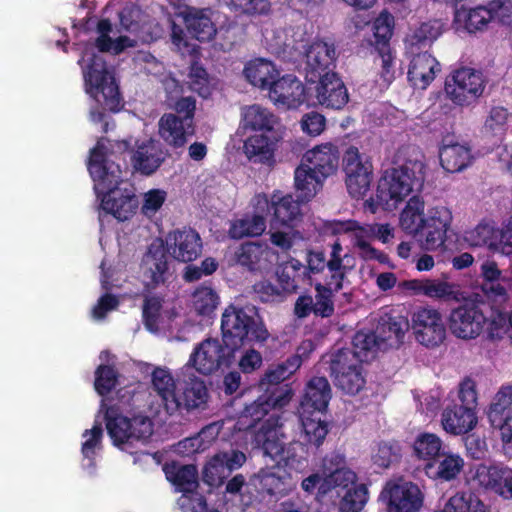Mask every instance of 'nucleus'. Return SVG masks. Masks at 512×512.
<instances>
[{"label": "nucleus", "instance_id": "18", "mask_svg": "<svg viewBox=\"0 0 512 512\" xmlns=\"http://www.w3.org/2000/svg\"><path fill=\"white\" fill-rule=\"evenodd\" d=\"M340 153L338 147L332 143L317 145L308 150L304 156V167L326 180L338 168Z\"/></svg>", "mask_w": 512, "mask_h": 512}, {"label": "nucleus", "instance_id": "50", "mask_svg": "<svg viewBox=\"0 0 512 512\" xmlns=\"http://www.w3.org/2000/svg\"><path fill=\"white\" fill-rule=\"evenodd\" d=\"M219 295L210 286L200 285L192 295L194 310L200 316H210L219 304Z\"/></svg>", "mask_w": 512, "mask_h": 512}, {"label": "nucleus", "instance_id": "5", "mask_svg": "<svg viewBox=\"0 0 512 512\" xmlns=\"http://www.w3.org/2000/svg\"><path fill=\"white\" fill-rule=\"evenodd\" d=\"M423 155L405 157L401 163L386 171L377 187V204L385 209L396 207L413 190L423 186L425 164Z\"/></svg>", "mask_w": 512, "mask_h": 512}, {"label": "nucleus", "instance_id": "20", "mask_svg": "<svg viewBox=\"0 0 512 512\" xmlns=\"http://www.w3.org/2000/svg\"><path fill=\"white\" fill-rule=\"evenodd\" d=\"M151 383L164 411L168 415L180 412V402L177 400L179 388L169 369L156 367L151 374Z\"/></svg>", "mask_w": 512, "mask_h": 512}, {"label": "nucleus", "instance_id": "9", "mask_svg": "<svg viewBox=\"0 0 512 512\" xmlns=\"http://www.w3.org/2000/svg\"><path fill=\"white\" fill-rule=\"evenodd\" d=\"M485 86L486 80L481 71L462 67L455 70L451 79L446 81L445 92L454 104L469 106L481 97Z\"/></svg>", "mask_w": 512, "mask_h": 512}, {"label": "nucleus", "instance_id": "48", "mask_svg": "<svg viewBox=\"0 0 512 512\" xmlns=\"http://www.w3.org/2000/svg\"><path fill=\"white\" fill-rule=\"evenodd\" d=\"M435 512H486L483 502L472 491H461L449 498L443 509Z\"/></svg>", "mask_w": 512, "mask_h": 512}, {"label": "nucleus", "instance_id": "47", "mask_svg": "<svg viewBox=\"0 0 512 512\" xmlns=\"http://www.w3.org/2000/svg\"><path fill=\"white\" fill-rule=\"evenodd\" d=\"M394 17L387 10L382 11L377 18L373 21L372 39H369V43L374 49H385L391 48L390 40L394 30Z\"/></svg>", "mask_w": 512, "mask_h": 512}, {"label": "nucleus", "instance_id": "35", "mask_svg": "<svg viewBox=\"0 0 512 512\" xmlns=\"http://www.w3.org/2000/svg\"><path fill=\"white\" fill-rule=\"evenodd\" d=\"M299 198L294 199L291 194L282 195L276 191L271 196L269 211H272L273 218L282 225L292 226L302 217L301 204Z\"/></svg>", "mask_w": 512, "mask_h": 512}, {"label": "nucleus", "instance_id": "39", "mask_svg": "<svg viewBox=\"0 0 512 512\" xmlns=\"http://www.w3.org/2000/svg\"><path fill=\"white\" fill-rule=\"evenodd\" d=\"M480 275L484 280L483 291L493 302L500 304L508 301L506 288L499 282L504 281L502 271L494 260H485L480 266Z\"/></svg>", "mask_w": 512, "mask_h": 512}, {"label": "nucleus", "instance_id": "23", "mask_svg": "<svg viewBox=\"0 0 512 512\" xmlns=\"http://www.w3.org/2000/svg\"><path fill=\"white\" fill-rule=\"evenodd\" d=\"M158 133L168 146L178 149L186 145L189 136L194 135L195 124L178 119L172 113H164L158 122Z\"/></svg>", "mask_w": 512, "mask_h": 512}, {"label": "nucleus", "instance_id": "4", "mask_svg": "<svg viewBox=\"0 0 512 512\" xmlns=\"http://www.w3.org/2000/svg\"><path fill=\"white\" fill-rule=\"evenodd\" d=\"M332 390L325 376L311 377L304 387L299 406V416L306 441L320 447L328 432L327 408Z\"/></svg>", "mask_w": 512, "mask_h": 512}, {"label": "nucleus", "instance_id": "34", "mask_svg": "<svg viewBox=\"0 0 512 512\" xmlns=\"http://www.w3.org/2000/svg\"><path fill=\"white\" fill-rule=\"evenodd\" d=\"M342 251L343 248L339 240L334 241L329 257V276L326 277L325 283H322V286H328L334 293L343 289V282L349 270L353 268V265H348V255H342Z\"/></svg>", "mask_w": 512, "mask_h": 512}, {"label": "nucleus", "instance_id": "8", "mask_svg": "<svg viewBox=\"0 0 512 512\" xmlns=\"http://www.w3.org/2000/svg\"><path fill=\"white\" fill-rule=\"evenodd\" d=\"M457 307L453 308L448 318V326L451 333L463 340L475 339L478 337L484 326L488 323L486 310L488 305L477 298H463Z\"/></svg>", "mask_w": 512, "mask_h": 512}, {"label": "nucleus", "instance_id": "56", "mask_svg": "<svg viewBox=\"0 0 512 512\" xmlns=\"http://www.w3.org/2000/svg\"><path fill=\"white\" fill-rule=\"evenodd\" d=\"M444 31V23L434 19L421 23L412 36V44L419 47L430 46Z\"/></svg>", "mask_w": 512, "mask_h": 512}, {"label": "nucleus", "instance_id": "12", "mask_svg": "<svg viewBox=\"0 0 512 512\" xmlns=\"http://www.w3.org/2000/svg\"><path fill=\"white\" fill-rule=\"evenodd\" d=\"M235 352L230 351L217 339H206L191 354L188 364L200 374L210 375L223 366L228 367L234 359Z\"/></svg>", "mask_w": 512, "mask_h": 512}, {"label": "nucleus", "instance_id": "11", "mask_svg": "<svg viewBox=\"0 0 512 512\" xmlns=\"http://www.w3.org/2000/svg\"><path fill=\"white\" fill-rule=\"evenodd\" d=\"M304 57L308 83H316L317 79L335 73L337 54L334 43L316 39L307 46Z\"/></svg>", "mask_w": 512, "mask_h": 512}, {"label": "nucleus", "instance_id": "7", "mask_svg": "<svg viewBox=\"0 0 512 512\" xmlns=\"http://www.w3.org/2000/svg\"><path fill=\"white\" fill-rule=\"evenodd\" d=\"M293 392L289 388H266V392L260 395L256 400L246 404L240 412L236 427L239 431H255L268 419L272 410H279L289 404Z\"/></svg>", "mask_w": 512, "mask_h": 512}, {"label": "nucleus", "instance_id": "33", "mask_svg": "<svg viewBox=\"0 0 512 512\" xmlns=\"http://www.w3.org/2000/svg\"><path fill=\"white\" fill-rule=\"evenodd\" d=\"M464 467V460L458 454L443 452L437 460L424 466L425 474L433 480L451 481L458 477Z\"/></svg>", "mask_w": 512, "mask_h": 512}, {"label": "nucleus", "instance_id": "36", "mask_svg": "<svg viewBox=\"0 0 512 512\" xmlns=\"http://www.w3.org/2000/svg\"><path fill=\"white\" fill-rule=\"evenodd\" d=\"M188 33L199 42H209L214 39L217 28L210 17L209 9H190L184 17Z\"/></svg>", "mask_w": 512, "mask_h": 512}, {"label": "nucleus", "instance_id": "62", "mask_svg": "<svg viewBox=\"0 0 512 512\" xmlns=\"http://www.w3.org/2000/svg\"><path fill=\"white\" fill-rule=\"evenodd\" d=\"M495 304H499V307H491L490 314V322L488 326L489 335L494 337H501V334L506 332L508 329H511V311H507L502 304L499 302H494Z\"/></svg>", "mask_w": 512, "mask_h": 512}, {"label": "nucleus", "instance_id": "57", "mask_svg": "<svg viewBox=\"0 0 512 512\" xmlns=\"http://www.w3.org/2000/svg\"><path fill=\"white\" fill-rule=\"evenodd\" d=\"M118 384V371L112 365H99L95 370L94 388L102 397L108 395Z\"/></svg>", "mask_w": 512, "mask_h": 512}, {"label": "nucleus", "instance_id": "63", "mask_svg": "<svg viewBox=\"0 0 512 512\" xmlns=\"http://www.w3.org/2000/svg\"><path fill=\"white\" fill-rule=\"evenodd\" d=\"M229 475L230 474L218 453L210 458L203 469V481L209 486L222 484L224 479Z\"/></svg>", "mask_w": 512, "mask_h": 512}, {"label": "nucleus", "instance_id": "32", "mask_svg": "<svg viewBox=\"0 0 512 512\" xmlns=\"http://www.w3.org/2000/svg\"><path fill=\"white\" fill-rule=\"evenodd\" d=\"M408 328L407 318L386 314L380 317L374 330L386 350L387 348L399 347Z\"/></svg>", "mask_w": 512, "mask_h": 512}, {"label": "nucleus", "instance_id": "43", "mask_svg": "<svg viewBox=\"0 0 512 512\" xmlns=\"http://www.w3.org/2000/svg\"><path fill=\"white\" fill-rule=\"evenodd\" d=\"M325 180L304 167V164L298 166L294 171V186L297 198L302 202L312 200L318 191L323 187Z\"/></svg>", "mask_w": 512, "mask_h": 512}, {"label": "nucleus", "instance_id": "64", "mask_svg": "<svg viewBox=\"0 0 512 512\" xmlns=\"http://www.w3.org/2000/svg\"><path fill=\"white\" fill-rule=\"evenodd\" d=\"M162 309V299L157 296H146L142 306V319L147 330H158V322Z\"/></svg>", "mask_w": 512, "mask_h": 512}, {"label": "nucleus", "instance_id": "49", "mask_svg": "<svg viewBox=\"0 0 512 512\" xmlns=\"http://www.w3.org/2000/svg\"><path fill=\"white\" fill-rule=\"evenodd\" d=\"M362 360L351 348H341L331 354L329 360L330 376L341 375L356 369H362Z\"/></svg>", "mask_w": 512, "mask_h": 512}, {"label": "nucleus", "instance_id": "58", "mask_svg": "<svg viewBox=\"0 0 512 512\" xmlns=\"http://www.w3.org/2000/svg\"><path fill=\"white\" fill-rule=\"evenodd\" d=\"M350 168L354 170L355 174H362L363 170L367 168L368 173L373 172V165L369 157L359 152L355 146H350L345 151L343 156V170L345 175H350Z\"/></svg>", "mask_w": 512, "mask_h": 512}, {"label": "nucleus", "instance_id": "28", "mask_svg": "<svg viewBox=\"0 0 512 512\" xmlns=\"http://www.w3.org/2000/svg\"><path fill=\"white\" fill-rule=\"evenodd\" d=\"M280 138V134H254L244 141V153L253 163L272 165Z\"/></svg>", "mask_w": 512, "mask_h": 512}, {"label": "nucleus", "instance_id": "24", "mask_svg": "<svg viewBox=\"0 0 512 512\" xmlns=\"http://www.w3.org/2000/svg\"><path fill=\"white\" fill-rule=\"evenodd\" d=\"M441 67L437 59L425 51L415 54L409 65L407 78L410 85L416 89H426L440 72Z\"/></svg>", "mask_w": 512, "mask_h": 512}, {"label": "nucleus", "instance_id": "37", "mask_svg": "<svg viewBox=\"0 0 512 512\" xmlns=\"http://www.w3.org/2000/svg\"><path fill=\"white\" fill-rule=\"evenodd\" d=\"M101 408L105 409L106 429L113 445L123 448L124 445L131 444V419L118 413L113 406L106 407L104 400Z\"/></svg>", "mask_w": 512, "mask_h": 512}, {"label": "nucleus", "instance_id": "59", "mask_svg": "<svg viewBox=\"0 0 512 512\" xmlns=\"http://www.w3.org/2000/svg\"><path fill=\"white\" fill-rule=\"evenodd\" d=\"M314 289L316 292L314 301L315 316L322 318L331 317L335 311L333 300L335 293L328 286H322L321 282L315 283Z\"/></svg>", "mask_w": 512, "mask_h": 512}, {"label": "nucleus", "instance_id": "27", "mask_svg": "<svg viewBox=\"0 0 512 512\" xmlns=\"http://www.w3.org/2000/svg\"><path fill=\"white\" fill-rule=\"evenodd\" d=\"M441 423L443 429L450 434H466L477 424L476 412L471 408L459 406L458 403L453 402L444 408Z\"/></svg>", "mask_w": 512, "mask_h": 512}, {"label": "nucleus", "instance_id": "53", "mask_svg": "<svg viewBox=\"0 0 512 512\" xmlns=\"http://www.w3.org/2000/svg\"><path fill=\"white\" fill-rule=\"evenodd\" d=\"M338 499L341 512H360L368 500V489L364 484H358L352 486Z\"/></svg>", "mask_w": 512, "mask_h": 512}, {"label": "nucleus", "instance_id": "51", "mask_svg": "<svg viewBox=\"0 0 512 512\" xmlns=\"http://www.w3.org/2000/svg\"><path fill=\"white\" fill-rule=\"evenodd\" d=\"M296 362H290L288 359L270 366L259 380V385L263 388L265 385L280 388L278 385L293 375L296 370Z\"/></svg>", "mask_w": 512, "mask_h": 512}, {"label": "nucleus", "instance_id": "54", "mask_svg": "<svg viewBox=\"0 0 512 512\" xmlns=\"http://www.w3.org/2000/svg\"><path fill=\"white\" fill-rule=\"evenodd\" d=\"M265 250L266 246L263 243L244 242L235 251V259L241 266L254 270Z\"/></svg>", "mask_w": 512, "mask_h": 512}, {"label": "nucleus", "instance_id": "30", "mask_svg": "<svg viewBox=\"0 0 512 512\" xmlns=\"http://www.w3.org/2000/svg\"><path fill=\"white\" fill-rule=\"evenodd\" d=\"M167 254V249L164 246V242L161 240L151 243L143 258V262L147 266L149 273V285H151L152 288L164 284L168 279L169 265Z\"/></svg>", "mask_w": 512, "mask_h": 512}, {"label": "nucleus", "instance_id": "26", "mask_svg": "<svg viewBox=\"0 0 512 512\" xmlns=\"http://www.w3.org/2000/svg\"><path fill=\"white\" fill-rule=\"evenodd\" d=\"M209 394L204 380L195 375H189L179 386L177 400L180 402V411L205 410Z\"/></svg>", "mask_w": 512, "mask_h": 512}, {"label": "nucleus", "instance_id": "31", "mask_svg": "<svg viewBox=\"0 0 512 512\" xmlns=\"http://www.w3.org/2000/svg\"><path fill=\"white\" fill-rule=\"evenodd\" d=\"M406 285L416 294H423L430 298L443 299L446 301H460L463 298V292L458 285L438 279H415L408 281Z\"/></svg>", "mask_w": 512, "mask_h": 512}, {"label": "nucleus", "instance_id": "13", "mask_svg": "<svg viewBox=\"0 0 512 512\" xmlns=\"http://www.w3.org/2000/svg\"><path fill=\"white\" fill-rule=\"evenodd\" d=\"M412 329L416 340L427 348L440 346L446 339V327L440 312L421 307L412 315Z\"/></svg>", "mask_w": 512, "mask_h": 512}, {"label": "nucleus", "instance_id": "55", "mask_svg": "<svg viewBox=\"0 0 512 512\" xmlns=\"http://www.w3.org/2000/svg\"><path fill=\"white\" fill-rule=\"evenodd\" d=\"M353 352L359 355V358L364 361L367 359L369 352L377 350H385L381 344L375 330L372 331H358L352 339Z\"/></svg>", "mask_w": 512, "mask_h": 512}, {"label": "nucleus", "instance_id": "38", "mask_svg": "<svg viewBox=\"0 0 512 512\" xmlns=\"http://www.w3.org/2000/svg\"><path fill=\"white\" fill-rule=\"evenodd\" d=\"M243 74L253 86L270 91L272 83L279 76V71L271 61L256 58L246 63Z\"/></svg>", "mask_w": 512, "mask_h": 512}, {"label": "nucleus", "instance_id": "15", "mask_svg": "<svg viewBox=\"0 0 512 512\" xmlns=\"http://www.w3.org/2000/svg\"><path fill=\"white\" fill-rule=\"evenodd\" d=\"M168 254L176 261L190 263L199 258L203 242L199 233L192 228L176 229L167 234L164 243Z\"/></svg>", "mask_w": 512, "mask_h": 512}, {"label": "nucleus", "instance_id": "29", "mask_svg": "<svg viewBox=\"0 0 512 512\" xmlns=\"http://www.w3.org/2000/svg\"><path fill=\"white\" fill-rule=\"evenodd\" d=\"M241 115L244 130L259 132L258 134H279L276 129L279 119L269 109L253 104L243 108Z\"/></svg>", "mask_w": 512, "mask_h": 512}, {"label": "nucleus", "instance_id": "44", "mask_svg": "<svg viewBox=\"0 0 512 512\" xmlns=\"http://www.w3.org/2000/svg\"><path fill=\"white\" fill-rule=\"evenodd\" d=\"M357 476L350 470L334 471L327 475V481L322 485V493H328V501L335 503L336 499L342 496L352 486H357Z\"/></svg>", "mask_w": 512, "mask_h": 512}, {"label": "nucleus", "instance_id": "25", "mask_svg": "<svg viewBox=\"0 0 512 512\" xmlns=\"http://www.w3.org/2000/svg\"><path fill=\"white\" fill-rule=\"evenodd\" d=\"M281 425V416L273 411L253 435L255 445L263 450L264 455L274 460L281 457L284 452V445L279 439L277 431Z\"/></svg>", "mask_w": 512, "mask_h": 512}, {"label": "nucleus", "instance_id": "2", "mask_svg": "<svg viewBox=\"0 0 512 512\" xmlns=\"http://www.w3.org/2000/svg\"><path fill=\"white\" fill-rule=\"evenodd\" d=\"M452 220V212L446 206L436 205L425 211V203L419 196L411 197L400 214L401 228L417 238L421 248L427 251L445 248Z\"/></svg>", "mask_w": 512, "mask_h": 512}, {"label": "nucleus", "instance_id": "46", "mask_svg": "<svg viewBox=\"0 0 512 512\" xmlns=\"http://www.w3.org/2000/svg\"><path fill=\"white\" fill-rule=\"evenodd\" d=\"M444 451L442 440L434 433H420L413 443L414 455L426 463L437 460Z\"/></svg>", "mask_w": 512, "mask_h": 512}, {"label": "nucleus", "instance_id": "14", "mask_svg": "<svg viewBox=\"0 0 512 512\" xmlns=\"http://www.w3.org/2000/svg\"><path fill=\"white\" fill-rule=\"evenodd\" d=\"M488 419L491 426L500 431L504 453L512 457V385L498 391L489 408Z\"/></svg>", "mask_w": 512, "mask_h": 512}, {"label": "nucleus", "instance_id": "52", "mask_svg": "<svg viewBox=\"0 0 512 512\" xmlns=\"http://www.w3.org/2000/svg\"><path fill=\"white\" fill-rule=\"evenodd\" d=\"M496 227L488 222H480L473 229L465 232L464 239L472 247H487L492 251Z\"/></svg>", "mask_w": 512, "mask_h": 512}, {"label": "nucleus", "instance_id": "42", "mask_svg": "<svg viewBox=\"0 0 512 512\" xmlns=\"http://www.w3.org/2000/svg\"><path fill=\"white\" fill-rule=\"evenodd\" d=\"M439 159L445 171L456 173L468 167L473 161V156L469 146L454 143L440 148Z\"/></svg>", "mask_w": 512, "mask_h": 512}, {"label": "nucleus", "instance_id": "45", "mask_svg": "<svg viewBox=\"0 0 512 512\" xmlns=\"http://www.w3.org/2000/svg\"><path fill=\"white\" fill-rule=\"evenodd\" d=\"M266 229V220L262 215H246L231 222L228 235L231 239L240 240L245 237H257Z\"/></svg>", "mask_w": 512, "mask_h": 512}, {"label": "nucleus", "instance_id": "21", "mask_svg": "<svg viewBox=\"0 0 512 512\" xmlns=\"http://www.w3.org/2000/svg\"><path fill=\"white\" fill-rule=\"evenodd\" d=\"M131 156L133 168L142 175L155 173L167 157V152L156 141L149 139L136 144Z\"/></svg>", "mask_w": 512, "mask_h": 512}, {"label": "nucleus", "instance_id": "41", "mask_svg": "<svg viewBox=\"0 0 512 512\" xmlns=\"http://www.w3.org/2000/svg\"><path fill=\"white\" fill-rule=\"evenodd\" d=\"M166 478L176 490L184 494L193 493L198 488V471L195 465H180L176 462L163 468Z\"/></svg>", "mask_w": 512, "mask_h": 512}, {"label": "nucleus", "instance_id": "40", "mask_svg": "<svg viewBox=\"0 0 512 512\" xmlns=\"http://www.w3.org/2000/svg\"><path fill=\"white\" fill-rule=\"evenodd\" d=\"M494 8L478 6L467 8L461 5L454 13V23L463 27L469 33L485 29L488 23L494 18Z\"/></svg>", "mask_w": 512, "mask_h": 512}, {"label": "nucleus", "instance_id": "17", "mask_svg": "<svg viewBox=\"0 0 512 512\" xmlns=\"http://www.w3.org/2000/svg\"><path fill=\"white\" fill-rule=\"evenodd\" d=\"M312 95L316 102L328 109L340 110L349 100L347 88L337 73L317 79L313 83Z\"/></svg>", "mask_w": 512, "mask_h": 512}, {"label": "nucleus", "instance_id": "1", "mask_svg": "<svg viewBox=\"0 0 512 512\" xmlns=\"http://www.w3.org/2000/svg\"><path fill=\"white\" fill-rule=\"evenodd\" d=\"M88 170L102 210L118 221L129 220L138 208L135 188L124 183L120 166L106 159L104 145L97 143L91 149Z\"/></svg>", "mask_w": 512, "mask_h": 512}, {"label": "nucleus", "instance_id": "60", "mask_svg": "<svg viewBox=\"0 0 512 512\" xmlns=\"http://www.w3.org/2000/svg\"><path fill=\"white\" fill-rule=\"evenodd\" d=\"M332 378L337 388L350 395L357 394L366 383L363 375V368L347 371V373L341 372V375H337Z\"/></svg>", "mask_w": 512, "mask_h": 512}, {"label": "nucleus", "instance_id": "19", "mask_svg": "<svg viewBox=\"0 0 512 512\" xmlns=\"http://www.w3.org/2000/svg\"><path fill=\"white\" fill-rule=\"evenodd\" d=\"M474 479L504 499L512 500V468L503 465H484L476 468Z\"/></svg>", "mask_w": 512, "mask_h": 512}, {"label": "nucleus", "instance_id": "61", "mask_svg": "<svg viewBox=\"0 0 512 512\" xmlns=\"http://www.w3.org/2000/svg\"><path fill=\"white\" fill-rule=\"evenodd\" d=\"M189 85L193 91L203 98H207L211 93L209 75L206 69L196 60H193L190 65Z\"/></svg>", "mask_w": 512, "mask_h": 512}, {"label": "nucleus", "instance_id": "16", "mask_svg": "<svg viewBox=\"0 0 512 512\" xmlns=\"http://www.w3.org/2000/svg\"><path fill=\"white\" fill-rule=\"evenodd\" d=\"M270 98L288 108H297L303 103H315L312 100V86L304 84L294 75L277 77L269 91Z\"/></svg>", "mask_w": 512, "mask_h": 512}, {"label": "nucleus", "instance_id": "3", "mask_svg": "<svg viewBox=\"0 0 512 512\" xmlns=\"http://www.w3.org/2000/svg\"><path fill=\"white\" fill-rule=\"evenodd\" d=\"M220 328L222 342L230 351L255 343L263 344L270 336L259 308L249 302H234L226 306Z\"/></svg>", "mask_w": 512, "mask_h": 512}, {"label": "nucleus", "instance_id": "10", "mask_svg": "<svg viewBox=\"0 0 512 512\" xmlns=\"http://www.w3.org/2000/svg\"><path fill=\"white\" fill-rule=\"evenodd\" d=\"M386 512H420L424 504V494L416 483L411 481H389L380 493Z\"/></svg>", "mask_w": 512, "mask_h": 512}, {"label": "nucleus", "instance_id": "22", "mask_svg": "<svg viewBox=\"0 0 512 512\" xmlns=\"http://www.w3.org/2000/svg\"><path fill=\"white\" fill-rule=\"evenodd\" d=\"M166 92L165 104L168 109L172 110V115H176L178 119L194 123L196 100L193 96H183V87L175 78L166 79L163 82Z\"/></svg>", "mask_w": 512, "mask_h": 512}, {"label": "nucleus", "instance_id": "6", "mask_svg": "<svg viewBox=\"0 0 512 512\" xmlns=\"http://www.w3.org/2000/svg\"><path fill=\"white\" fill-rule=\"evenodd\" d=\"M83 70L85 91L104 109L117 111L120 92L115 77L108 71L105 60L98 54H91L78 61Z\"/></svg>", "mask_w": 512, "mask_h": 512}]
</instances>
